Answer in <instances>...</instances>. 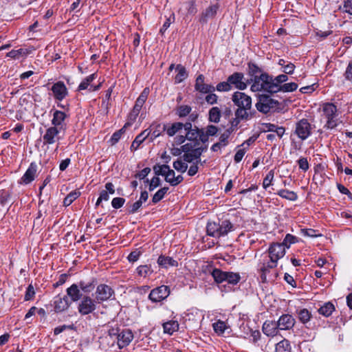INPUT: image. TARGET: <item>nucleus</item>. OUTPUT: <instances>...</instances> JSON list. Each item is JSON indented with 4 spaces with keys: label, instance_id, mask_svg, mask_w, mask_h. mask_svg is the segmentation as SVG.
<instances>
[{
    "label": "nucleus",
    "instance_id": "f257e3e1",
    "mask_svg": "<svg viewBox=\"0 0 352 352\" xmlns=\"http://www.w3.org/2000/svg\"><path fill=\"white\" fill-rule=\"evenodd\" d=\"M95 288L94 281L85 282L80 281L78 283H74L66 290L67 295L70 297L71 301L77 302L81 300L78 305V312L82 315H88L94 312L97 308L96 299L91 298L89 296H82V292L89 294Z\"/></svg>",
    "mask_w": 352,
    "mask_h": 352
},
{
    "label": "nucleus",
    "instance_id": "f03ea898",
    "mask_svg": "<svg viewBox=\"0 0 352 352\" xmlns=\"http://www.w3.org/2000/svg\"><path fill=\"white\" fill-rule=\"evenodd\" d=\"M231 99L237 107L234 112L235 118L231 122L232 126H236L241 121L250 120L254 116L256 111L252 108V98L250 96L243 92L236 91Z\"/></svg>",
    "mask_w": 352,
    "mask_h": 352
},
{
    "label": "nucleus",
    "instance_id": "7ed1b4c3",
    "mask_svg": "<svg viewBox=\"0 0 352 352\" xmlns=\"http://www.w3.org/2000/svg\"><path fill=\"white\" fill-rule=\"evenodd\" d=\"M248 82L251 84L250 89L253 92L264 91L272 94L278 91L277 85L272 81V76L267 73H263L259 76L250 78L248 80Z\"/></svg>",
    "mask_w": 352,
    "mask_h": 352
},
{
    "label": "nucleus",
    "instance_id": "20e7f679",
    "mask_svg": "<svg viewBox=\"0 0 352 352\" xmlns=\"http://www.w3.org/2000/svg\"><path fill=\"white\" fill-rule=\"evenodd\" d=\"M233 230L234 225L227 219L219 222H208L206 226L208 235L215 238L225 236Z\"/></svg>",
    "mask_w": 352,
    "mask_h": 352
},
{
    "label": "nucleus",
    "instance_id": "39448f33",
    "mask_svg": "<svg viewBox=\"0 0 352 352\" xmlns=\"http://www.w3.org/2000/svg\"><path fill=\"white\" fill-rule=\"evenodd\" d=\"M279 102L266 94H259L255 104L256 109L264 114L278 109Z\"/></svg>",
    "mask_w": 352,
    "mask_h": 352
},
{
    "label": "nucleus",
    "instance_id": "423d86ee",
    "mask_svg": "<svg viewBox=\"0 0 352 352\" xmlns=\"http://www.w3.org/2000/svg\"><path fill=\"white\" fill-rule=\"evenodd\" d=\"M268 252L270 263L267 267L263 266L261 268L263 273H265L268 267L273 268L276 266L277 261L285 254V248L281 243H273L270 246Z\"/></svg>",
    "mask_w": 352,
    "mask_h": 352
},
{
    "label": "nucleus",
    "instance_id": "0eeeda50",
    "mask_svg": "<svg viewBox=\"0 0 352 352\" xmlns=\"http://www.w3.org/2000/svg\"><path fill=\"white\" fill-rule=\"evenodd\" d=\"M311 124L307 119L302 118L295 124L294 134L302 141L307 140L311 135Z\"/></svg>",
    "mask_w": 352,
    "mask_h": 352
},
{
    "label": "nucleus",
    "instance_id": "6e6552de",
    "mask_svg": "<svg viewBox=\"0 0 352 352\" xmlns=\"http://www.w3.org/2000/svg\"><path fill=\"white\" fill-rule=\"evenodd\" d=\"M322 111L327 119L325 126L331 129L335 128L338 124L336 120L338 109L336 106L332 103H325L323 104Z\"/></svg>",
    "mask_w": 352,
    "mask_h": 352
},
{
    "label": "nucleus",
    "instance_id": "1a4fd4ad",
    "mask_svg": "<svg viewBox=\"0 0 352 352\" xmlns=\"http://www.w3.org/2000/svg\"><path fill=\"white\" fill-rule=\"evenodd\" d=\"M114 296L113 289L106 284H100L95 292V299L98 303L111 300Z\"/></svg>",
    "mask_w": 352,
    "mask_h": 352
},
{
    "label": "nucleus",
    "instance_id": "9d476101",
    "mask_svg": "<svg viewBox=\"0 0 352 352\" xmlns=\"http://www.w3.org/2000/svg\"><path fill=\"white\" fill-rule=\"evenodd\" d=\"M64 133L65 131L54 126L47 129L45 133L43 136L44 144H53L60 140L59 135Z\"/></svg>",
    "mask_w": 352,
    "mask_h": 352
},
{
    "label": "nucleus",
    "instance_id": "9b49d317",
    "mask_svg": "<svg viewBox=\"0 0 352 352\" xmlns=\"http://www.w3.org/2000/svg\"><path fill=\"white\" fill-rule=\"evenodd\" d=\"M170 294L169 289L166 285H162L151 290L149 294L148 298L154 302L163 300L168 296Z\"/></svg>",
    "mask_w": 352,
    "mask_h": 352
},
{
    "label": "nucleus",
    "instance_id": "f8f14e48",
    "mask_svg": "<svg viewBox=\"0 0 352 352\" xmlns=\"http://www.w3.org/2000/svg\"><path fill=\"white\" fill-rule=\"evenodd\" d=\"M67 118V115L65 112L55 110L52 120V126L65 131L67 129V123L65 122Z\"/></svg>",
    "mask_w": 352,
    "mask_h": 352
},
{
    "label": "nucleus",
    "instance_id": "ddd939ff",
    "mask_svg": "<svg viewBox=\"0 0 352 352\" xmlns=\"http://www.w3.org/2000/svg\"><path fill=\"white\" fill-rule=\"evenodd\" d=\"M228 79L230 86L233 85L239 90H244L248 87V80L246 82L244 81V75L242 73L235 72L230 75Z\"/></svg>",
    "mask_w": 352,
    "mask_h": 352
},
{
    "label": "nucleus",
    "instance_id": "4468645a",
    "mask_svg": "<svg viewBox=\"0 0 352 352\" xmlns=\"http://www.w3.org/2000/svg\"><path fill=\"white\" fill-rule=\"evenodd\" d=\"M69 298L70 297L67 294L66 296H56L54 300V311L56 312H63L67 310L72 303Z\"/></svg>",
    "mask_w": 352,
    "mask_h": 352
},
{
    "label": "nucleus",
    "instance_id": "2eb2a0df",
    "mask_svg": "<svg viewBox=\"0 0 352 352\" xmlns=\"http://www.w3.org/2000/svg\"><path fill=\"white\" fill-rule=\"evenodd\" d=\"M51 91L54 98L59 101L63 100L68 94L67 89L62 81L54 83L51 88Z\"/></svg>",
    "mask_w": 352,
    "mask_h": 352
},
{
    "label": "nucleus",
    "instance_id": "dca6fc26",
    "mask_svg": "<svg viewBox=\"0 0 352 352\" xmlns=\"http://www.w3.org/2000/svg\"><path fill=\"white\" fill-rule=\"evenodd\" d=\"M277 323L280 330H290L294 327L296 320L292 315L286 314L280 316Z\"/></svg>",
    "mask_w": 352,
    "mask_h": 352
},
{
    "label": "nucleus",
    "instance_id": "f3484780",
    "mask_svg": "<svg viewBox=\"0 0 352 352\" xmlns=\"http://www.w3.org/2000/svg\"><path fill=\"white\" fill-rule=\"evenodd\" d=\"M37 165L35 162H32L28 168L21 178V184H28L32 182L36 176Z\"/></svg>",
    "mask_w": 352,
    "mask_h": 352
},
{
    "label": "nucleus",
    "instance_id": "a211bd4d",
    "mask_svg": "<svg viewBox=\"0 0 352 352\" xmlns=\"http://www.w3.org/2000/svg\"><path fill=\"white\" fill-rule=\"evenodd\" d=\"M195 87L197 91L203 94L212 93L215 91L214 86L204 83V77L202 74L197 76Z\"/></svg>",
    "mask_w": 352,
    "mask_h": 352
},
{
    "label": "nucleus",
    "instance_id": "6ab92c4d",
    "mask_svg": "<svg viewBox=\"0 0 352 352\" xmlns=\"http://www.w3.org/2000/svg\"><path fill=\"white\" fill-rule=\"evenodd\" d=\"M97 77L96 74H92L89 76L86 77L79 85L78 89L79 91L88 89L89 91H95L100 89V84L94 86L91 85V82L94 80Z\"/></svg>",
    "mask_w": 352,
    "mask_h": 352
},
{
    "label": "nucleus",
    "instance_id": "aec40b11",
    "mask_svg": "<svg viewBox=\"0 0 352 352\" xmlns=\"http://www.w3.org/2000/svg\"><path fill=\"white\" fill-rule=\"evenodd\" d=\"M279 330L277 322L267 320L263 324V332L267 336L274 337L278 334Z\"/></svg>",
    "mask_w": 352,
    "mask_h": 352
},
{
    "label": "nucleus",
    "instance_id": "412c9836",
    "mask_svg": "<svg viewBox=\"0 0 352 352\" xmlns=\"http://www.w3.org/2000/svg\"><path fill=\"white\" fill-rule=\"evenodd\" d=\"M133 339V334L129 329L123 330L118 336V342L120 348H123L129 344Z\"/></svg>",
    "mask_w": 352,
    "mask_h": 352
},
{
    "label": "nucleus",
    "instance_id": "4be33fe9",
    "mask_svg": "<svg viewBox=\"0 0 352 352\" xmlns=\"http://www.w3.org/2000/svg\"><path fill=\"white\" fill-rule=\"evenodd\" d=\"M230 135V133L228 131L221 134L219 137V141L212 146L211 150L214 152H217L220 151L221 148L226 146L228 144Z\"/></svg>",
    "mask_w": 352,
    "mask_h": 352
},
{
    "label": "nucleus",
    "instance_id": "5701e85b",
    "mask_svg": "<svg viewBox=\"0 0 352 352\" xmlns=\"http://www.w3.org/2000/svg\"><path fill=\"white\" fill-rule=\"evenodd\" d=\"M219 9V6L217 4L212 5L208 7L204 12H202L200 17V22L202 23H205L207 22L208 19L213 18Z\"/></svg>",
    "mask_w": 352,
    "mask_h": 352
},
{
    "label": "nucleus",
    "instance_id": "b1692460",
    "mask_svg": "<svg viewBox=\"0 0 352 352\" xmlns=\"http://www.w3.org/2000/svg\"><path fill=\"white\" fill-rule=\"evenodd\" d=\"M175 72L177 74L175 76V83L179 84L183 82L188 77V72L186 68L179 64L175 67Z\"/></svg>",
    "mask_w": 352,
    "mask_h": 352
},
{
    "label": "nucleus",
    "instance_id": "393cba45",
    "mask_svg": "<svg viewBox=\"0 0 352 352\" xmlns=\"http://www.w3.org/2000/svg\"><path fill=\"white\" fill-rule=\"evenodd\" d=\"M334 311L335 306L331 302L323 303L318 309V312L324 317L330 316Z\"/></svg>",
    "mask_w": 352,
    "mask_h": 352
},
{
    "label": "nucleus",
    "instance_id": "a878e982",
    "mask_svg": "<svg viewBox=\"0 0 352 352\" xmlns=\"http://www.w3.org/2000/svg\"><path fill=\"white\" fill-rule=\"evenodd\" d=\"M183 129V124L182 122H175L171 126L166 127L165 125L162 126V129L166 131L168 136L172 137L177 132Z\"/></svg>",
    "mask_w": 352,
    "mask_h": 352
},
{
    "label": "nucleus",
    "instance_id": "bb28decb",
    "mask_svg": "<svg viewBox=\"0 0 352 352\" xmlns=\"http://www.w3.org/2000/svg\"><path fill=\"white\" fill-rule=\"evenodd\" d=\"M150 135V132L148 130H144L138 135L136 136L133 142L131 148L137 150L139 146Z\"/></svg>",
    "mask_w": 352,
    "mask_h": 352
},
{
    "label": "nucleus",
    "instance_id": "cd10ccee",
    "mask_svg": "<svg viewBox=\"0 0 352 352\" xmlns=\"http://www.w3.org/2000/svg\"><path fill=\"white\" fill-rule=\"evenodd\" d=\"M149 94V90L148 88H145L143 91L140 94L138 99L136 100L135 104L133 107V109L138 110L140 111L142 106L145 103L148 96Z\"/></svg>",
    "mask_w": 352,
    "mask_h": 352
},
{
    "label": "nucleus",
    "instance_id": "c85d7f7f",
    "mask_svg": "<svg viewBox=\"0 0 352 352\" xmlns=\"http://www.w3.org/2000/svg\"><path fill=\"white\" fill-rule=\"evenodd\" d=\"M164 332L172 335L179 329V323L177 320H170L163 324Z\"/></svg>",
    "mask_w": 352,
    "mask_h": 352
},
{
    "label": "nucleus",
    "instance_id": "c756f323",
    "mask_svg": "<svg viewBox=\"0 0 352 352\" xmlns=\"http://www.w3.org/2000/svg\"><path fill=\"white\" fill-rule=\"evenodd\" d=\"M157 263L164 267H168L170 266H177L178 263L177 261L174 260L171 257L160 256L157 259Z\"/></svg>",
    "mask_w": 352,
    "mask_h": 352
},
{
    "label": "nucleus",
    "instance_id": "7c9ffc66",
    "mask_svg": "<svg viewBox=\"0 0 352 352\" xmlns=\"http://www.w3.org/2000/svg\"><path fill=\"white\" fill-rule=\"evenodd\" d=\"M221 116V111L220 107H213L209 111L208 116L209 120L211 122L219 123Z\"/></svg>",
    "mask_w": 352,
    "mask_h": 352
},
{
    "label": "nucleus",
    "instance_id": "2f4dec72",
    "mask_svg": "<svg viewBox=\"0 0 352 352\" xmlns=\"http://www.w3.org/2000/svg\"><path fill=\"white\" fill-rule=\"evenodd\" d=\"M298 320L303 324H307L311 320V314L307 309H300L296 311Z\"/></svg>",
    "mask_w": 352,
    "mask_h": 352
},
{
    "label": "nucleus",
    "instance_id": "473e14b6",
    "mask_svg": "<svg viewBox=\"0 0 352 352\" xmlns=\"http://www.w3.org/2000/svg\"><path fill=\"white\" fill-rule=\"evenodd\" d=\"M131 125V122H126L124 126L120 130L116 131L110 139L111 144L112 145L116 144L121 138L122 135L124 133L126 128Z\"/></svg>",
    "mask_w": 352,
    "mask_h": 352
},
{
    "label": "nucleus",
    "instance_id": "72a5a7b5",
    "mask_svg": "<svg viewBox=\"0 0 352 352\" xmlns=\"http://www.w3.org/2000/svg\"><path fill=\"white\" fill-rule=\"evenodd\" d=\"M277 195L289 201H296L298 199V195L296 192L286 189L278 190Z\"/></svg>",
    "mask_w": 352,
    "mask_h": 352
},
{
    "label": "nucleus",
    "instance_id": "f704fd0d",
    "mask_svg": "<svg viewBox=\"0 0 352 352\" xmlns=\"http://www.w3.org/2000/svg\"><path fill=\"white\" fill-rule=\"evenodd\" d=\"M276 352H292V348L289 342L283 339L276 345Z\"/></svg>",
    "mask_w": 352,
    "mask_h": 352
},
{
    "label": "nucleus",
    "instance_id": "c9c22d12",
    "mask_svg": "<svg viewBox=\"0 0 352 352\" xmlns=\"http://www.w3.org/2000/svg\"><path fill=\"white\" fill-rule=\"evenodd\" d=\"M211 275L217 283H221L226 280V272L215 268L211 272Z\"/></svg>",
    "mask_w": 352,
    "mask_h": 352
},
{
    "label": "nucleus",
    "instance_id": "e433bc0d",
    "mask_svg": "<svg viewBox=\"0 0 352 352\" xmlns=\"http://www.w3.org/2000/svg\"><path fill=\"white\" fill-rule=\"evenodd\" d=\"M226 280L230 284L236 285L241 280V276L239 273L226 272Z\"/></svg>",
    "mask_w": 352,
    "mask_h": 352
},
{
    "label": "nucleus",
    "instance_id": "4c0bfd02",
    "mask_svg": "<svg viewBox=\"0 0 352 352\" xmlns=\"http://www.w3.org/2000/svg\"><path fill=\"white\" fill-rule=\"evenodd\" d=\"M168 187H163L158 190L153 196L152 198V202L153 204H155L160 201L165 196V195L167 193L168 190Z\"/></svg>",
    "mask_w": 352,
    "mask_h": 352
},
{
    "label": "nucleus",
    "instance_id": "58836bf2",
    "mask_svg": "<svg viewBox=\"0 0 352 352\" xmlns=\"http://www.w3.org/2000/svg\"><path fill=\"white\" fill-rule=\"evenodd\" d=\"M80 195V192L74 190L69 192L64 199L63 204L65 206H69L72 202Z\"/></svg>",
    "mask_w": 352,
    "mask_h": 352
},
{
    "label": "nucleus",
    "instance_id": "ea45409f",
    "mask_svg": "<svg viewBox=\"0 0 352 352\" xmlns=\"http://www.w3.org/2000/svg\"><path fill=\"white\" fill-rule=\"evenodd\" d=\"M261 74H263L261 68H259L256 64L250 63L248 64V75L250 78H254L255 76H259Z\"/></svg>",
    "mask_w": 352,
    "mask_h": 352
},
{
    "label": "nucleus",
    "instance_id": "a19ab883",
    "mask_svg": "<svg viewBox=\"0 0 352 352\" xmlns=\"http://www.w3.org/2000/svg\"><path fill=\"white\" fill-rule=\"evenodd\" d=\"M213 329L218 335H222L226 329H228V326L226 322L219 320L216 322L212 324Z\"/></svg>",
    "mask_w": 352,
    "mask_h": 352
},
{
    "label": "nucleus",
    "instance_id": "79ce46f5",
    "mask_svg": "<svg viewBox=\"0 0 352 352\" xmlns=\"http://www.w3.org/2000/svg\"><path fill=\"white\" fill-rule=\"evenodd\" d=\"M173 168L176 170H177L182 173H185L188 168L187 163H186L185 162H183L182 160H179V159L173 162Z\"/></svg>",
    "mask_w": 352,
    "mask_h": 352
},
{
    "label": "nucleus",
    "instance_id": "37998d69",
    "mask_svg": "<svg viewBox=\"0 0 352 352\" xmlns=\"http://www.w3.org/2000/svg\"><path fill=\"white\" fill-rule=\"evenodd\" d=\"M296 242H298V238L296 236L287 234L281 244L284 245L285 248H289L292 244Z\"/></svg>",
    "mask_w": 352,
    "mask_h": 352
},
{
    "label": "nucleus",
    "instance_id": "c03bdc74",
    "mask_svg": "<svg viewBox=\"0 0 352 352\" xmlns=\"http://www.w3.org/2000/svg\"><path fill=\"white\" fill-rule=\"evenodd\" d=\"M169 166L166 164L164 165H155L153 166V170L157 175L164 176L167 171H168Z\"/></svg>",
    "mask_w": 352,
    "mask_h": 352
},
{
    "label": "nucleus",
    "instance_id": "a18cd8bd",
    "mask_svg": "<svg viewBox=\"0 0 352 352\" xmlns=\"http://www.w3.org/2000/svg\"><path fill=\"white\" fill-rule=\"evenodd\" d=\"M137 272L140 276L146 277L152 273V270L148 265H140L137 268Z\"/></svg>",
    "mask_w": 352,
    "mask_h": 352
},
{
    "label": "nucleus",
    "instance_id": "49530a36",
    "mask_svg": "<svg viewBox=\"0 0 352 352\" xmlns=\"http://www.w3.org/2000/svg\"><path fill=\"white\" fill-rule=\"evenodd\" d=\"M298 88V85L295 82H289L285 83L283 85H281L280 90L283 92H291L296 90Z\"/></svg>",
    "mask_w": 352,
    "mask_h": 352
},
{
    "label": "nucleus",
    "instance_id": "de8ad7c7",
    "mask_svg": "<svg viewBox=\"0 0 352 352\" xmlns=\"http://www.w3.org/2000/svg\"><path fill=\"white\" fill-rule=\"evenodd\" d=\"M274 170H270L267 174V175L265 176V177L264 178L263 182V186L265 189L268 188L272 184V182L274 179Z\"/></svg>",
    "mask_w": 352,
    "mask_h": 352
},
{
    "label": "nucleus",
    "instance_id": "09e8293b",
    "mask_svg": "<svg viewBox=\"0 0 352 352\" xmlns=\"http://www.w3.org/2000/svg\"><path fill=\"white\" fill-rule=\"evenodd\" d=\"M146 182H149L148 190L150 191L154 190L160 186V179L158 177H153L150 181L147 179Z\"/></svg>",
    "mask_w": 352,
    "mask_h": 352
},
{
    "label": "nucleus",
    "instance_id": "8fccbe9b",
    "mask_svg": "<svg viewBox=\"0 0 352 352\" xmlns=\"http://www.w3.org/2000/svg\"><path fill=\"white\" fill-rule=\"evenodd\" d=\"M288 80V77L285 74H280L276 76V78L272 77V81L274 84L277 85V88L278 89V91L280 90V84L284 82H286Z\"/></svg>",
    "mask_w": 352,
    "mask_h": 352
},
{
    "label": "nucleus",
    "instance_id": "3c124183",
    "mask_svg": "<svg viewBox=\"0 0 352 352\" xmlns=\"http://www.w3.org/2000/svg\"><path fill=\"white\" fill-rule=\"evenodd\" d=\"M125 203V199L122 197H115L111 201V206L115 209H119L123 206Z\"/></svg>",
    "mask_w": 352,
    "mask_h": 352
},
{
    "label": "nucleus",
    "instance_id": "603ef678",
    "mask_svg": "<svg viewBox=\"0 0 352 352\" xmlns=\"http://www.w3.org/2000/svg\"><path fill=\"white\" fill-rule=\"evenodd\" d=\"M200 129L197 128L192 129L190 131L186 132V139L188 140H196L199 136Z\"/></svg>",
    "mask_w": 352,
    "mask_h": 352
},
{
    "label": "nucleus",
    "instance_id": "864d4df0",
    "mask_svg": "<svg viewBox=\"0 0 352 352\" xmlns=\"http://www.w3.org/2000/svg\"><path fill=\"white\" fill-rule=\"evenodd\" d=\"M231 86L230 85V82H228V79L226 82H219L215 89H217L218 91H228L231 89Z\"/></svg>",
    "mask_w": 352,
    "mask_h": 352
},
{
    "label": "nucleus",
    "instance_id": "5fc2aeb1",
    "mask_svg": "<svg viewBox=\"0 0 352 352\" xmlns=\"http://www.w3.org/2000/svg\"><path fill=\"white\" fill-rule=\"evenodd\" d=\"M301 233L305 236L312 237V238L321 236V234H317L316 230H315L314 229H302Z\"/></svg>",
    "mask_w": 352,
    "mask_h": 352
},
{
    "label": "nucleus",
    "instance_id": "6e6d98bb",
    "mask_svg": "<svg viewBox=\"0 0 352 352\" xmlns=\"http://www.w3.org/2000/svg\"><path fill=\"white\" fill-rule=\"evenodd\" d=\"M23 49L13 50L7 54V56L12 58H19L21 55L24 54Z\"/></svg>",
    "mask_w": 352,
    "mask_h": 352
},
{
    "label": "nucleus",
    "instance_id": "4d7b16f0",
    "mask_svg": "<svg viewBox=\"0 0 352 352\" xmlns=\"http://www.w3.org/2000/svg\"><path fill=\"white\" fill-rule=\"evenodd\" d=\"M344 76L346 80L352 82V62H349L348 64Z\"/></svg>",
    "mask_w": 352,
    "mask_h": 352
},
{
    "label": "nucleus",
    "instance_id": "13d9d810",
    "mask_svg": "<svg viewBox=\"0 0 352 352\" xmlns=\"http://www.w3.org/2000/svg\"><path fill=\"white\" fill-rule=\"evenodd\" d=\"M298 164L299 166V168L302 169L303 171H307L309 168V165L306 157H300L298 160Z\"/></svg>",
    "mask_w": 352,
    "mask_h": 352
},
{
    "label": "nucleus",
    "instance_id": "bf43d9fd",
    "mask_svg": "<svg viewBox=\"0 0 352 352\" xmlns=\"http://www.w3.org/2000/svg\"><path fill=\"white\" fill-rule=\"evenodd\" d=\"M191 108L187 105L180 106L178 109V115L179 117H184L190 113Z\"/></svg>",
    "mask_w": 352,
    "mask_h": 352
},
{
    "label": "nucleus",
    "instance_id": "052dcab7",
    "mask_svg": "<svg viewBox=\"0 0 352 352\" xmlns=\"http://www.w3.org/2000/svg\"><path fill=\"white\" fill-rule=\"evenodd\" d=\"M142 204L138 200L133 204H131L129 208V214H134L138 211V210L142 207Z\"/></svg>",
    "mask_w": 352,
    "mask_h": 352
},
{
    "label": "nucleus",
    "instance_id": "680f3d73",
    "mask_svg": "<svg viewBox=\"0 0 352 352\" xmlns=\"http://www.w3.org/2000/svg\"><path fill=\"white\" fill-rule=\"evenodd\" d=\"M204 130L209 136H214L218 132V128L214 125H208Z\"/></svg>",
    "mask_w": 352,
    "mask_h": 352
},
{
    "label": "nucleus",
    "instance_id": "e2e57ef3",
    "mask_svg": "<svg viewBox=\"0 0 352 352\" xmlns=\"http://www.w3.org/2000/svg\"><path fill=\"white\" fill-rule=\"evenodd\" d=\"M74 329V326L73 325L63 324L62 326H59V327H56L54 329V335H58V334H60V333H62L63 331H64L66 329Z\"/></svg>",
    "mask_w": 352,
    "mask_h": 352
},
{
    "label": "nucleus",
    "instance_id": "0e129e2a",
    "mask_svg": "<svg viewBox=\"0 0 352 352\" xmlns=\"http://www.w3.org/2000/svg\"><path fill=\"white\" fill-rule=\"evenodd\" d=\"M165 180L166 182L169 183L171 185V181L174 180V178L175 177V171L172 169L168 168V171L166 172V173L164 175Z\"/></svg>",
    "mask_w": 352,
    "mask_h": 352
},
{
    "label": "nucleus",
    "instance_id": "69168bd1",
    "mask_svg": "<svg viewBox=\"0 0 352 352\" xmlns=\"http://www.w3.org/2000/svg\"><path fill=\"white\" fill-rule=\"evenodd\" d=\"M209 94L206 97V101L210 104H214L217 102L218 96L212 93H208Z\"/></svg>",
    "mask_w": 352,
    "mask_h": 352
},
{
    "label": "nucleus",
    "instance_id": "338daca9",
    "mask_svg": "<svg viewBox=\"0 0 352 352\" xmlns=\"http://www.w3.org/2000/svg\"><path fill=\"white\" fill-rule=\"evenodd\" d=\"M276 125L272 123H263L262 124V131L263 132L270 131L274 132L276 129Z\"/></svg>",
    "mask_w": 352,
    "mask_h": 352
},
{
    "label": "nucleus",
    "instance_id": "774afa93",
    "mask_svg": "<svg viewBox=\"0 0 352 352\" xmlns=\"http://www.w3.org/2000/svg\"><path fill=\"white\" fill-rule=\"evenodd\" d=\"M343 8L344 12L352 15V0H344Z\"/></svg>",
    "mask_w": 352,
    "mask_h": 352
}]
</instances>
